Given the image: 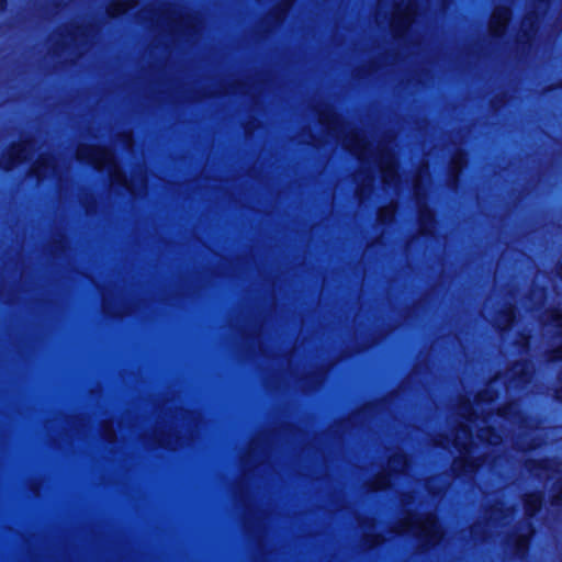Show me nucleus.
Returning a JSON list of instances; mask_svg holds the SVG:
<instances>
[{
	"instance_id": "27",
	"label": "nucleus",
	"mask_w": 562,
	"mask_h": 562,
	"mask_svg": "<svg viewBox=\"0 0 562 562\" xmlns=\"http://www.w3.org/2000/svg\"><path fill=\"white\" fill-rule=\"evenodd\" d=\"M126 143H127L128 147H132V137H131V135L126 136Z\"/></svg>"
},
{
	"instance_id": "29",
	"label": "nucleus",
	"mask_w": 562,
	"mask_h": 562,
	"mask_svg": "<svg viewBox=\"0 0 562 562\" xmlns=\"http://www.w3.org/2000/svg\"><path fill=\"white\" fill-rule=\"evenodd\" d=\"M4 3H5L4 0H0V9H2L4 7Z\"/></svg>"
},
{
	"instance_id": "4",
	"label": "nucleus",
	"mask_w": 562,
	"mask_h": 562,
	"mask_svg": "<svg viewBox=\"0 0 562 562\" xmlns=\"http://www.w3.org/2000/svg\"><path fill=\"white\" fill-rule=\"evenodd\" d=\"M397 533H411L418 538L424 547L437 544L442 538L441 528L434 513H408L394 528Z\"/></svg>"
},
{
	"instance_id": "20",
	"label": "nucleus",
	"mask_w": 562,
	"mask_h": 562,
	"mask_svg": "<svg viewBox=\"0 0 562 562\" xmlns=\"http://www.w3.org/2000/svg\"><path fill=\"white\" fill-rule=\"evenodd\" d=\"M319 122L326 125L329 131H336L338 125L337 117L331 113H321Z\"/></svg>"
},
{
	"instance_id": "9",
	"label": "nucleus",
	"mask_w": 562,
	"mask_h": 562,
	"mask_svg": "<svg viewBox=\"0 0 562 562\" xmlns=\"http://www.w3.org/2000/svg\"><path fill=\"white\" fill-rule=\"evenodd\" d=\"M533 533L531 525L526 521L520 526V532L510 537L509 543L513 547L514 554L522 558L528 549L529 539Z\"/></svg>"
},
{
	"instance_id": "15",
	"label": "nucleus",
	"mask_w": 562,
	"mask_h": 562,
	"mask_svg": "<svg viewBox=\"0 0 562 562\" xmlns=\"http://www.w3.org/2000/svg\"><path fill=\"white\" fill-rule=\"evenodd\" d=\"M407 467V458L403 452H395L389 460L390 472L404 473Z\"/></svg>"
},
{
	"instance_id": "30",
	"label": "nucleus",
	"mask_w": 562,
	"mask_h": 562,
	"mask_svg": "<svg viewBox=\"0 0 562 562\" xmlns=\"http://www.w3.org/2000/svg\"><path fill=\"white\" fill-rule=\"evenodd\" d=\"M289 5H290L289 3H286V4L284 5V8H283V12L288 10Z\"/></svg>"
},
{
	"instance_id": "12",
	"label": "nucleus",
	"mask_w": 562,
	"mask_h": 562,
	"mask_svg": "<svg viewBox=\"0 0 562 562\" xmlns=\"http://www.w3.org/2000/svg\"><path fill=\"white\" fill-rule=\"evenodd\" d=\"M49 170L55 172V160L50 156H41L32 167V173L40 179L46 177L49 173Z\"/></svg>"
},
{
	"instance_id": "17",
	"label": "nucleus",
	"mask_w": 562,
	"mask_h": 562,
	"mask_svg": "<svg viewBox=\"0 0 562 562\" xmlns=\"http://www.w3.org/2000/svg\"><path fill=\"white\" fill-rule=\"evenodd\" d=\"M542 498L537 494H529L525 498V510L529 517H532L540 508Z\"/></svg>"
},
{
	"instance_id": "3",
	"label": "nucleus",
	"mask_w": 562,
	"mask_h": 562,
	"mask_svg": "<svg viewBox=\"0 0 562 562\" xmlns=\"http://www.w3.org/2000/svg\"><path fill=\"white\" fill-rule=\"evenodd\" d=\"M77 159L86 161L98 170H105L112 184L126 188L135 193L133 184L121 170L112 150L90 145H80L76 153Z\"/></svg>"
},
{
	"instance_id": "21",
	"label": "nucleus",
	"mask_w": 562,
	"mask_h": 562,
	"mask_svg": "<svg viewBox=\"0 0 562 562\" xmlns=\"http://www.w3.org/2000/svg\"><path fill=\"white\" fill-rule=\"evenodd\" d=\"M465 164L464 156L462 154H458L452 159V173H453V182L457 181L458 173L461 171Z\"/></svg>"
},
{
	"instance_id": "22",
	"label": "nucleus",
	"mask_w": 562,
	"mask_h": 562,
	"mask_svg": "<svg viewBox=\"0 0 562 562\" xmlns=\"http://www.w3.org/2000/svg\"><path fill=\"white\" fill-rule=\"evenodd\" d=\"M514 317V310L512 307L507 308L504 314V322H497V326L502 327L503 329H506L513 323Z\"/></svg>"
},
{
	"instance_id": "7",
	"label": "nucleus",
	"mask_w": 562,
	"mask_h": 562,
	"mask_svg": "<svg viewBox=\"0 0 562 562\" xmlns=\"http://www.w3.org/2000/svg\"><path fill=\"white\" fill-rule=\"evenodd\" d=\"M428 175V167H423L418 175L414 180V194L416 196V202L419 207V220L422 224V232L424 234H429L434 229V215L431 211L423 203V194H422V179L423 175Z\"/></svg>"
},
{
	"instance_id": "26",
	"label": "nucleus",
	"mask_w": 562,
	"mask_h": 562,
	"mask_svg": "<svg viewBox=\"0 0 562 562\" xmlns=\"http://www.w3.org/2000/svg\"><path fill=\"white\" fill-rule=\"evenodd\" d=\"M402 504L405 505V506L411 504V496H404L402 498Z\"/></svg>"
},
{
	"instance_id": "5",
	"label": "nucleus",
	"mask_w": 562,
	"mask_h": 562,
	"mask_svg": "<svg viewBox=\"0 0 562 562\" xmlns=\"http://www.w3.org/2000/svg\"><path fill=\"white\" fill-rule=\"evenodd\" d=\"M390 0H380L378 3V15L390 19V27L393 35L397 38L402 37L417 14L416 0H392V5L384 11V7Z\"/></svg>"
},
{
	"instance_id": "14",
	"label": "nucleus",
	"mask_w": 562,
	"mask_h": 562,
	"mask_svg": "<svg viewBox=\"0 0 562 562\" xmlns=\"http://www.w3.org/2000/svg\"><path fill=\"white\" fill-rule=\"evenodd\" d=\"M137 4V0H116L112 2L108 8V14L112 18L119 16L130 9L135 8Z\"/></svg>"
},
{
	"instance_id": "18",
	"label": "nucleus",
	"mask_w": 562,
	"mask_h": 562,
	"mask_svg": "<svg viewBox=\"0 0 562 562\" xmlns=\"http://www.w3.org/2000/svg\"><path fill=\"white\" fill-rule=\"evenodd\" d=\"M396 212V204L390 203L379 210L378 220L382 224H386L394 218Z\"/></svg>"
},
{
	"instance_id": "11",
	"label": "nucleus",
	"mask_w": 562,
	"mask_h": 562,
	"mask_svg": "<svg viewBox=\"0 0 562 562\" xmlns=\"http://www.w3.org/2000/svg\"><path fill=\"white\" fill-rule=\"evenodd\" d=\"M546 325L554 327L561 337V346L552 351L551 360H562V312L558 310L550 312Z\"/></svg>"
},
{
	"instance_id": "6",
	"label": "nucleus",
	"mask_w": 562,
	"mask_h": 562,
	"mask_svg": "<svg viewBox=\"0 0 562 562\" xmlns=\"http://www.w3.org/2000/svg\"><path fill=\"white\" fill-rule=\"evenodd\" d=\"M533 474L546 482L554 481L557 495L553 496L552 505L562 503V470L559 464L553 461H543L531 469Z\"/></svg>"
},
{
	"instance_id": "25",
	"label": "nucleus",
	"mask_w": 562,
	"mask_h": 562,
	"mask_svg": "<svg viewBox=\"0 0 562 562\" xmlns=\"http://www.w3.org/2000/svg\"><path fill=\"white\" fill-rule=\"evenodd\" d=\"M158 443H159L160 446H164V447H169V446H170L169 441H167V440H165V439H162V438H159V439H158Z\"/></svg>"
},
{
	"instance_id": "28",
	"label": "nucleus",
	"mask_w": 562,
	"mask_h": 562,
	"mask_svg": "<svg viewBox=\"0 0 562 562\" xmlns=\"http://www.w3.org/2000/svg\"><path fill=\"white\" fill-rule=\"evenodd\" d=\"M557 393L558 398L562 400V389L558 390Z\"/></svg>"
},
{
	"instance_id": "13",
	"label": "nucleus",
	"mask_w": 562,
	"mask_h": 562,
	"mask_svg": "<svg viewBox=\"0 0 562 562\" xmlns=\"http://www.w3.org/2000/svg\"><path fill=\"white\" fill-rule=\"evenodd\" d=\"M496 417L503 418L512 425H516L521 422L519 407L516 403H509L508 405L498 408Z\"/></svg>"
},
{
	"instance_id": "16",
	"label": "nucleus",
	"mask_w": 562,
	"mask_h": 562,
	"mask_svg": "<svg viewBox=\"0 0 562 562\" xmlns=\"http://www.w3.org/2000/svg\"><path fill=\"white\" fill-rule=\"evenodd\" d=\"M512 373L518 383L529 382L531 376V364L529 362L517 363L512 369Z\"/></svg>"
},
{
	"instance_id": "2",
	"label": "nucleus",
	"mask_w": 562,
	"mask_h": 562,
	"mask_svg": "<svg viewBox=\"0 0 562 562\" xmlns=\"http://www.w3.org/2000/svg\"><path fill=\"white\" fill-rule=\"evenodd\" d=\"M342 142L344 146L358 157L362 168L366 169L359 175L363 176L362 183L357 188L360 200L363 198L366 189L371 188L374 181L371 165L374 169H379L386 186L397 184V164L387 145L380 144L375 150L373 144L367 139L364 134L355 130L349 131Z\"/></svg>"
},
{
	"instance_id": "19",
	"label": "nucleus",
	"mask_w": 562,
	"mask_h": 562,
	"mask_svg": "<svg viewBox=\"0 0 562 562\" xmlns=\"http://www.w3.org/2000/svg\"><path fill=\"white\" fill-rule=\"evenodd\" d=\"M391 473H381L372 483L373 490H384L391 486Z\"/></svg>"
},
{
	"instance_id": "10",
	"label": "nucleus",
	"mask_w": 562,
	"mask_h": 562,
	"mask_svg": "<svg viewBox=\"0 0 562 562\" xmlns=\"http://www.w3.org/2000/svg\"><path fill=\"white\" fill-rule=\"evenodd\" d=\"M512 12L508 7H496L492 13L488 30L492 35L499 36L505 32Z\"/></svg>"
},
{
	"instance_id": "8",
	"label": "nucleus",
	"mask_w": 562,
	"mask_h": 562,
	"mask_svg": "<svg viewBox=\"0 0 562 562\" xmlns=\"http://www.w3.org/2000/svg\"><path fill=\"white\" fill-rule=\"evenodd\" d=\"M34 151V144L31 140H23L13 146L9 153L0 160V166L4 170L12 169L16 164L27 160Z\"/></svg>"
},
{
	"instance_id": "1",
	"label": "nucleus",
	"mask_w": 562,
	"mask_h": 562,
	"mask_svg": "<svg viewBox=\"0 0 562 562\" xmlns=\"http://www.w3.org/2000/svg\"><path fill=\"white\" fill-rule=\"evenodd\" d=\"M493 400L490 387L479 393L475 398V408L470 402L462 404L459 407V415L464 419L465 424H460L459 428L452 435L451 439H447L445 447H453L460 452V458L453 461V470L458 474H470L476 471L479 463L472 459V446H473V434L472 429L475 428L476 438L480 441L487 442L490 445H498L503 440V436L499 431L493 429L488 423L493 418V415L488 413L485 417H479L476 412L483 411V404L490 403Z\"/></svg>"
},
{
	"instance_id": "23",
	"label": "nucleus",
	"mask_w": 562,
	"mask_h": 562,
	"mask_svg": "<svg viewBox=\"0 0 562 562\" xmlns=\"http://www.w3.org/2000/svg\"><path fill=\"white\" fill-rule=\"evenodd\" d=\"M103 437L109 442H113L115 440V431L111 424H105L103 429Z\"/></svg>"
},
{
	"instance_id": "24",
	"label": "nucleus",
	"mask_w": 562,
	"mask_h": 562,
	"mask_svg": "<svg viewBox=\"0 0 562 562\" xmlns=\"http://www.w3.org/2000/svg\"><path fill=\"white\" fill-rule=\"evenodd\" d=\"M536 20H537V19H536L535 16H528V18L522 22V24H524V25H527V24H528V25L530 26V29H533L535 23H536Z\"/></svg>"
}]
</instances>
